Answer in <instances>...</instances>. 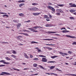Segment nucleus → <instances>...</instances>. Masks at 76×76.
I'll return each instance as SVG.
<instances>
[{
  "label": "nucleus",
  "instance_id": "obj_1",
  "mask_svg": "<svg viewBox=\"0 0 76 76\" xmlns=\"http://www.w3.org/2000/svg\"><path fill=\"white\" fill-rule=\"evenodd\" d=\"M4 75H10V74L7 72H2L1 74H0V75L2 76Z\"/></svg>",
  "mask_w": 76,
  "mask_h": 76
},
{
  "label": "nucleus",
  "instance_id": "obj_2",
  "mask_svg": "<svg viewBox=\"0 0 76 76\" xmlns=\"http://www.w3.org/2000/svg\"><path fill=\"white\" fill-rule=\"evenodd\" d=\"M56 11L57 12H59V13H64V11L61 10V9H58L56 10Z\"/></svg>",
  "mask_w": 76,
  "mask_h": 76
},
{
  "label": "nucleus",
  "instance_id": "obj_3",
  "mask_svg": "<svg viewBox=\"0 0 76 76\" xmlns=\"http://www.w3.org/2000/svg\"><path fill=\"white\" fill-rule=\"evenodd\" d=\"M69 5H71V6H70L71 7H76V5L75 4H72V3H71L69 4Z\"/></svg>",
  "mask_w": 76,
  "mask_h": 76
},
{
  "label": "nucleus",
  "instance_id": "obj_4",
  "mask_svg": "<svg viewBox=\"0 0 76 76\" xmlns=\"http://www.w3.org/2000/svg\"><path fill=\"white\" fill-rule=\"evenodd\" d=\"M67 38H74L76 39V37H75V36H71L69 35H66L65 36Z\"/></svg>",
  "mask_w": 76,
  "mask_h": 76
},
{
  "label": "nucleus",
  "instance_id": "obj_5",
  "mask_svg": "<svg viewBox=\"0 0 76 76\" xmlns=\"http://www.w3.org/2000/svg\"><path fill=\"white\" fill-rule=\"evenodd\" d=\"M60 54L62 55V56H67V54L66 53H63L62 52H59Z\"/></svg>",
  "mask_w": 76,
  "mask_h": 76
},
{
  "label": "nucleus",
  "instance_id": "obj_6",
  "mask_svg": "<svg viewBox=\"0 0 76 76\" xmlns=\"http://www.w3.org/2000/svg\"><path fill=\"white\" fill-rule=\"evenodd\" d=\"M0 62H3V63H4V64H9L10 63L9 62H5V61L4 60L0 61Z\"/></svg>",
  "mask_w": 76,
  "mask_h": 76
},
{
  "label": "nucleus",
  "instance_id": "obj_7",
  "mask_svg": "<svg viewBox=\"0 0 76 76\" xmlns=\"http://www.w3.org/2000/svg\"><path fill=\"white\" fill-rule=\"evenodd\" d=\"M20 26H21V23H18L17 24V29H19V28L20 27Z\"/></svg>",
  "mask_w": 76,
  "mask_h": 76
},
{
  "label": "nucleus",
  "instance_id": "obj_8",
  "mask_svg": "<svg viewBox=\"0 0 76 76\" xmlns=\"http://www.w3.org/2000/svg\"><path fill=\"white\" fill-rule=\"evenodd\" d=\"M42 61L43 62H47V59L45 58H42Z\"/></svg>",
  "mask_w": 76,
  "mask_h": 76
},
{
  "label": "nucleus",
  "instance_id": "obj_9",
  "mask_svg": "<svg viewBox=\"0 0 76 76\" xmlns=\"http://www.w3.org/2000/svg\"><path fill=\"white\" fill-rule=\"evenodd\" d=\"M28 29H30L31 30V31H32V32H38V31H35V30H34V29L31 28H28Z\"/></svg>",
  "mask_w": 76,
  "mask_h": 76
},
{
  "label": "nucleus",
  "instance_id": "obj_10",
  "mask_svg": "<svg viewBox=\"0 0 76 76\" xmlns=\"http://www.w3.org/2000/svg\"><path fill=\"white\" fill-rule=\"evenodd\" d=\"M33 10L34 11H38V10H39V9L36 7H33Z\"/></svg>",
  "mask_w": 76,
  "mask_h": 76
},
{
  "label": "nucleus",
  "instance_id": "obj_11",
  "mask_svg": "<svg viewBox=\"0 0 76 76\" xmlns=\"http://www.w3.org/2000/svg\"><path fill=\"white\" fill-rule=\"evenodd\" d=\"M39 66L40 67V69H43V70H47V69L45 68H44V67H43L41 65H39Z\"/></svg>",
  "mask_w": 76,
  "mask_h": 76
},
{
  "label": "nucleus",
  "instance_id": "obj_12",
  "mask_svg": "<svg viewBox=\"0 0 76 76\" xmlns=\"http://www.w3.org/2000/svg\"><path fill=\"white\" fill-rule=\"evenodd\" d=\"M19 16H21L22 17H24V16H25V15L22 13H21L19 14Z\"/></svg>",
  "mask_w": 76,
  "mask_h": 76
},
{
  "label": "nucleus",
  "instance_id": "obj_13",
  "mask_svg": "<svg viewBox=\"0 0 76 76\" xmlns=\"http://www.w3.org/2000/svg\"><path fill=\"white\" fill-rule=\"evenodd\" d=\"M43 40H44L45 41H52L53 40L52 39H43Z\"/></svg>",
  "mask_w": 76,
  "mask_h": 76
},
{
  "label": "nucleus",
  "instance_id": "obj_14",
  "mask_svg": "<svg viewBox=\"0 0 76 76\" xmlns=\"http://www.w3.org/2000/svg\"><path fill=\"white\" fill-rule=\"evenodd\" d=\"M44 17V18L45 19H50V17H48V16L47 15H45Z\"/></svg>",
  "mask_w": 76,
  "mask_h": 76
},
{
  "label": "nucleus",
  "instance_id": "obj_15",
  "mask_svg": "<svg viewBox=\"0 0 76 76\" xmlns=\"http://www.w3.org/2000/svg\"><path fill=\"white\" fill-rule=\"evenodd\" d=\"M40 13H33V15H34V16H37V15H39Z\"/></svg>",
  "mask_w": 76,
  "mask_h": 76
},
{
  "label": "nucleus",
  "instance_id": "obj_16",
  "mask_svg": "<svg viewBox=\"0 0 76 76\" xmlns=\"http://www.w3.org/2000/svg\"><path fill=\"white\" fill-rule=\"evenodd\" d=\"M11 52H12V53H13L14 54H16L17 53L16 51H15V50H11Z\"/></svg>",
  "mask_w": 76,
  "mask_h": 76
},
{
  "label": "nucleus",
  "instance_id": "obj_17",
  "mask_svg": "<svg viewBox=\"0 0 76 76\" xmlns=\"http://www.w3.org/2000/svg\"><path fill=\"white\" fill-rule=\"evenodd\" d=\"M20 34H23V35H25L26 36H29V35L27 33H19Z\"/></svg>",
  "mask_w": 76,
  "mask_h": 76
},
{
  "label": "nucleus",
  "instance_id": "obj_18",
  "mask_svg": "<svg viewBox=\"0 0 76 76\" xmlns=\"http://www.w3.org/2000/svg\"><path fill=\"white\" fill-rule=\"evenodd\" d=\"M24 56H25V58H29V57L28 56L27 54H26V53H24Z\"/></svg>",
  "mask_w": 76,
  "mask_h": 76
},
{
  "label": "nucleus",
  "instance_id": "obj_19",
  "mask_svg": "<svg viewBox=\"0 0 76 76\" xmlns=\"http://www.w3.org/2000/svg\"><path fill=\"white\" fill-rule=\"evenodd\" d=\"M42 28V27H40V26H35L33 27V28Z\"/></svg>",
  "mask_w": 76,
  "mask_h": 76
},
{
  "label": "nucleus",
  "instance_id": "obj_20",
  "mask_svg": "<svg viewBox=\"0 0 76 76\" xmlns=\"http://www.w3.org/2000/svg\"><path fill=\"white\" fill-rule=\"evenodd\" d=\"M66 32H70V31H66V30L62 31V32H63V33H66Z\"/></svg>",
  "mask_w": 76,
  "mask_h": 76
},
{
  "label": "nucleus",
  "instance_id": "obj_21",
  "mask_svg": "<svg viewBox=\"0 0 76 76\" xmlns=\"http://www.w3.org/2000/svg\"><path fill=\"white\" fill-rule=\"evenodd\" d=\"M69 12H71V13H73L74 12H76V10H69Z\"/></svg>",
  "mask_w": 76,
  "mask_h": 76
},
{
  "label": "nucleus",
  "instance_id": "obj_22",
  "mask_svg": "<svg viewBox=\"0 0 76 76\" xmlns=\"http://www.w3.org/2000/svg\"><path fill=\"white\" fill-rule=\"evenodd\" d=\"M38 44V42H36L32 41L31 42V44Z\"/></svg>",
  "mask_w": 76,
  "mask_h": 76
},
{
  "label": "nucleus",
  "instance_id": "obj_23",
  "mask_svg": "<svg viewBox=\"0 0 76 76\" xmlns=\"http://www.w3.org/2000/svg\"><path fill=\"white\" fill-rule=\"evenodd\" d=\"M45 26L46 27H49L50 26H51V24H47L45 25Z\"/></svg>",
  "mask_w": 76,
  "mask_h": 76
},
{
  "label": "nucleus",
  "instance_id": "obj_24",
  "mask_svg": "<svg viewBox=\"0 0 76 76\" xmlns=\"http://www.w3.org/2000/svg\"><path fill=\"white\" fill-rule=\"evenodd\" d=\"M57 6H59V7H63V6H64V5L63 4H57Z\"/></svg>",
  "mask_w": 76,
  "mask_h": 76
},
{
  "label": "nucleus",
  "instance_id": "obj_25",
  "mask_svg": "<svg viewBox=\"0 0 76 76\" xmlns=\"http://www.w3.org/2000/svg\"><path fill=\"white\" fill-rule=\"evenodd\" d=\"M5 58L7 60H11V59L10 58H9L8 57H6Z\"/></svg>",
  "mask_w": 76,
  "mask_h": 76
},
{
  "label": "nucleus",
  "instance_id": "obj_26",
  "mask_svg": "<svg viewBox=\"0 0 76 76\" xmlns=\"http://www.w3.org/2000/svg\"><path fill=\"white\" fill-rule=\"evenodd\" d=\"M49 33H50L51 34H55V33H57L56 31H54V32H52V31H49L48 32Z\"/></svg>",
  "mask_w": 76,
  "mask_h": 76
},
{
  "label": "nucleus",
  "instance_id": "obj_27",
  "mask_svg": "<svg viewBox=\"0 0 76 76\" xmlns=\"http://www.w3.org/2000/svg\"><path fill=\"white\" fill-rule=\"evenodd\" d=\"M56 57H58V56H51V58H53V59L55 58H56Z\"/></svg>",
  "mask_w": 76,
  "mask_h": 76
},
{
  "label": "nucleus",
  "instance_id": "obj_28",
  "mask_svg": "<svg viewBox=\"0 0 76 76\" xmlns=\"http://www.w3.org/2000/svg\"><path fill=\"white\" fill-rule=\"evenodd\" d=\"M65 75H69L71 76H76V75L75 74H65Z\"/></svg>",
  "mask_w": 76,
  "mask_h": 76
},
{
  "label": "nucleus",
  "instance_id": "obj_29",
  "mask_svg": "<svg viewBox=\"0 0 76 76\" xmlns=\"http://www.w3.org/2000/svg\"><path fill=\"white\" fill-rule=\"evenodd\" d=\"M37 66H38V65L37 64H33V66L34 67H37Z\"/></svg>",
  "mask_w": 76,
  "mask_h": 76
},
{
  "label": "nucleus",
  "instance_id": "obj_30",
  "mask_svg": "<svg viewBox=\"0 0 76 76\" xmlns=\"http://www.w3.org/2000/svg\"><path fill=\"white\" fill-rule=\"evenodd\" d=\"M28 10H30V11H33V7L32 8H29L28 9Z\"/></svg>",
  "mask_w": 76,
  "mask_h": 76
},
{
  "label": "nucleus",
  "instance_id": "obj_31",
  "mask_svg": "<svg viewBox=\"0 0 76 76\" xmlns=\"http://www.w3.org/2000/svg\"><path fill=\"white\" fill-rule=\"evenodd\" d=\"M32 5L34 6H37V5H38V4L37 3H33L32 4Z\"/></svg>",
  "mask_w": 76,
  "mask_h": 76
},
{
  "label": "nucleus",
  "instance_id": "obj_32",
  "mask_svg": "<svg viewBox=\"0 0 76 76\" xmlns=\"http://www.w3.org/2000/svg\"><path fill=\"white\" fill-rule=\"evenodd\" d=\"M22 38V37L19 36L17 37V38L18 39H20V38Z\"/></svg>",
  "mask_w": 76,
  "mask_h": 76
},
{
  "label": "nucleus",
  "instance_id": "obj_33",
  "mask_svg": "<svg viewBox=\"0 0 76 76\" xmlns=\"http://www.w3.org/2000/svg\"><path fill=\"white\" fill-rule=\"evenodd\" d=\"M23 5H25V4H24V3L21 4L19 5V7H22V6H23Z\"/></svg>",
  "mask_w": 76,
  "mask_h": 76
},
{
  "label": "nucleus",
  "instance_id": "obj_34",
  "mask_svg": "<svg viewBox=\"0 0 76 76\" xmlns=\"http://www.w3.org/2000/svg\"><path fill=\"white\" fill-rule=\"evenodd\" d=\"M47 7L48 8V9H50L51 10L52 8H53L51 6H48Z\"/></svg>",
  "mask_w": 76,
  "mask_h": 76
},
{
  "label": "nucleus",
  "instance_id": "obj_35",
  "mask_svg": "<svg viewBox=\"0 0 76 76\" xmlns=\"http://www.w3.org/2000/svg\"><path fill=\"white\" fill-rule=\"evenodd\" d=\"M11 57H13V58H16V56H15V55H12L11 56Z\"/></svg>",
  "mask_w": 76,
  "mask_h": 76
},
{
  "label": "nucleus",
  "instance_id": "obj_36",
  "mask_svg": "<svg viewBox=\"0 0 76 76\" xmlns=\"http://www.w3.org/2000/svg\"><path fill=\"white\" fill-rule=\"evenodd\" d=\"M13 22L15 23H18V21H17V20H13Z\"/></svg>",
  "mask_w": 76,
  "mask_h": 76
},
{
  "label": "nucleus",
  "instance_id": "obj_37",
  "mask_svg": "<svg viewBox=\"0 0 76 76\" xmlns=\"http://www.w3.org/2000/svg\"><path fill=\"white\" fill-rule=\"evenodd\" d=\"M55 66H51L50 67V69H54V68H55Z\"/></svg>",
  "mask_w": 76,
  "mask_h": 76
},
{
  "label": "nucleus",
  "instance_id": "obj_38",
  "mask_svg": "<svg viewBox=\"0 0 76 76\" xmlns=\"http://www.w3.org/2000/svg\"><path fill=\"white\" fill-rule=\"evenodd\" d=\"M56 15H57V16H59V15H61V14L59 13H56Z\"/></svg>",
  "mask_w": 76,
  "mask_h": 76
},
{
  "label": "nucleus",
  "instance_id": "obj_39",
  "mask_svg": "<svg viewBox=\"0 0 76 76\" xmlns=\"http://www.w3.org/2000/svg\"><path fill=\"white\" fill-rule=\"evenodd\" d=\"M39 57H46V56H45L42 55H39Z\"/></svg>",
  "mask_w": 76,
  "mask_h": 76
},
{
  "label": "nucleus",
  "instance_id": "obj_40",
  "mask_svg": "<svg viewBox=\"0 0 76 76\" xmlns=\"http://www.w3.org/2000/svg\"><path fill=\"white\" fill-rule=\"evenodd\" d=\"M73 43L72 44V45H76V42H73Z\"/></svg>",
  "mask_w": 76,
  "mask_h": 76
},
{
  "label": "nucleus",
  "instance_id": "obj_41",
  "mask_svg": "<svg viewBox=\"0 0 76 76\" xmlns=\"http://www.w3.org/2000/svg\"><path fill=\"white\" fill-rule=\"evenodd\" d=\"M51 10H52V12H55V9H54V8L53 7L52 8V9H51Z\"/></svg>",
  "mask_w": 76,
  "mask_h": 76
},
{
  "label": "nucleus",
  "instance_id": "obj_42",
  "mask_svg": "<svg viewBox=\"0 0 76 76\" xmlns=\"http://www.w3.org/2000/svg\"><path fill=\"white\" fill-rule=\"evenodd\" d=\"M36 48L37 50H38V52H41V50L40 49H38V48Z\"/></svg>",
  "mask_w": 76,
  "mask_h": 76
},
{
  "label": "nucleus",
  "instance_id": "obj_43",
  "mask_svg": "<svg viewBox=\"0 0 76 76\" xmlns=\"http://www.w3.org/2000/svg\"><path fill=\"white\" fill-rule=\"evenodd\" d=\"M48 63H56V61H48Z\"/></svg>",
  "mask_w": 76,
  "mask_h": 76
},
{
  "label": "nucleus",
  "instance_id": "obj_44",
  "mask_svg": "<svg viewBox=\"0 0 76 76\" xmlns=\"http://www.w3.org/2000/svg\"><path fill=\"white\" fill-rule=\"evenodd\" d=\"M34 60H35L36 61L37 60H38L39 59L38 58H35Z\"/></svg>",
  "mask_w": 76,
  "mask_h": 76
},
{
  "label": "nucleus",
  "instance_id": "obj_45",
  "mask_svg": "<svg viewBox=\"0 0 76 76\" xmlns=\"http://www.w3.org/2000/svg\"><path fill=\"white\" fill-rule=\"evenodd\" d=\"M9 44V43L7 42H1V44Z\"/></svg>",
  "mask_w": 76,
  "mask_h": 76
},
{
  "label": "nucleus",
  "instance_id": "obj_46",
  "mask_svg": "<svg viewBox=\"0 0 76 76\" xmlns=\"http://www.w3.org/2000/svg\"><path fill=\"white\" fill-rule=\"evenodd\" d=\"M70 19H75V18H73V17H69Z\"/></svg>",
  "mask_w": 76,
  "mask_h": 76
},
{
  "label": "nucleus",
  "instance_id": "obj_47",
  "mask_svg": "<svg viewBox=\"0 0 76 76\" xmlns=\"http://www.w3.org/2000/svg\"><path fill=\"white\" fill-rule=\"evenodd\" d=\"M12 69H13L15 70H18V71H19V69H16L15 68H13Z\"/></svg>",
  "mask_w": 76,
  "mask_h": 76
},
{
  "label": "nucleus",
  "instance_id": "obj_48",
  "mask_svg": "<svg viewBox=\"0 0 76 76\" xmlns=\"http://www.w3.org/2000/svg\"><path fill=\"white\" fill-rule=\"evenodd\" d=\"M0 14H2V15H4V14H6L7 13L4 12H1L0 13Z\"/></svg>",
  "mask_w": 76,
  "mask_h": 76
},
{
  "label": "nucleus",
  "instance_id": "obj_49",
  "mask_svg": "<svg viewBox=\"0 0 76 76\" xmlns=\"http://www.w3.org/2000/svg\"><path fill=\"white\" fill-rule=\"evenodd\" d=\"M46 45H54L46 44Z\"/></svg>",
  "mask_w": 76,
  "mask_h": 76
},
{
  "label": "nucleus",
  "instance_id": "obj_50",
  "mask_svg": "<svg viewBox=\"0 0 76 76\" xmlns=\"http://www.w3.org/2000/svg\"><path fill=\"white\" fill-rule=\"evenodd\" d=\"M62 29H65V30H66V28L65 27H63L61 29V30H62Z\"/></svg>",
  "mask_w": 76,
  "mask_h": 76
},
{
  "label": "nucleus",
  "instance_id": "obj_51",
  "mask_svg": "<svg viewBox=\"0 0 76 76\" xmlns=\"http://www.w3.org/2000/svg\"><path fill=\"white\" fill-rule=\"evenodd\" d=\"M4 66H5V65H4L2 64L1 65H0V67H4Z\"/></svg>",
  "mask_w": 76,
  "mask_h": 76
},
{
  "label": "nucleus",
  "instance_id": "obj_52",
  "mask_svg": "<svg viewBox=\"0 0 76 76\" xmlns=\"http://www.w3.org/2000/svg\"><path fill=\"white\" fill-rule=\"evenodd\" d=\"M31 20H29L27 21H24V22H31Z\"/></svg>",
  "mask_w": 76,
  "mask_h": 76
},
{
  "label": "nucleus",
  "instance_id": "obj_53",
  "mask_svg": "<svg viewBox=\"0 0 76 76\" xmlns=\"http://www.w3.org/2000/svg\"><path fill=\"white\" fill-rule=\"evenodd\" d=\"M68 53L69 54H72V52L70 51H68Z\"/></svg>",
  "mask_w": 76,
  "mask_h": 76
},
{
  "label": "nucleus",
  "instance_id": "obj_54",
  "mask_svg": "<svg viewBox=\"0 0 76 76\" xmlns=\"http://www.w3.org/2000/svg\"><path fill=\"white\" fill-rule=\"evenodd\" d=\"M47 48L49 50H52V48Z\"/></svg>",
  "mask_w": 76,
  "mask_h": 76
},
{
  "label": "nucleus",
  "instance_id": "obj_55",
  "mask_svg": "<svg viewBox=\"0 0 76 76\" xmlns=\"http://www.w3.org/2000/svg\"><path fill=\"white\" fill-rule=\"evenodd\" d=\"M48 5H52V4L50 2H49L48 3Z\"/></svg>",
  "mask_w": 76,
  "mask_h": 76
},
{
  "label": "nucleus",
  "instance_id": "obj_56",
  "mask_svg": "<svg viewBox=\"0 0 76 76\" xmlns=\"http://www.w3.org/2000/svg\"><path fill=\"white\" fill-rule=\"evenodd\" d=\"M53 75H55V76H57V74H55V73H53Z\"/></svg>",
  "mask_w": 76,
  "mask_h": 76
},
{
  "label": "nucleus",
  "instance_id": "obj_57",
  "mask_svg": "<svg viewBox=\"0 0 76 76\" xmlns=\"http://www.w3.org/2000/svg\"><path fill=\"white\" fill-rule=\"evenodd\" d=\"M30 58H32L33 57V56L32 55H31L30 56Z\"/></svg>",
  "mask_w": 76,
  "mask_h": 76
},
{
  "label": "nucleus",
  "instance_id": "obj_58",
  "mask_svg": "<svg viewBox=\"0 0 76 76\" xmlns=\"http://www.w3.org/2000/svg\"><path fill=\"white\" fill-rule=\"evenodd\" d=\"M55 7H56V8H57V9H58V8H59V7L58 6H55Z\"/></svg>",
  "mask_w": 76,
  "mask_h": 76
},
{
  "label": "nucleus",
  "instance_id": "obj_59",
  "mask_svg": "<svg viewBox=\"0 0 76 76\" xmlns=\"http://www.w3.org/2000/svg\"><path fill=\"white\" fill-rule=\"evenodd\" d=\"M49 18H52V16L50 15H49Z\"/></svg>",
  "mask_w": 76,
  "mask_h": 76
},
{
  "label": "nucleus",
  "instance_id": "obj_60",
  "mask_svg": "<svg viewBox=\"0 0 76 76\" xmlns=\"http://www.w3.org/2000/svg\"><path fill=\"white\" fill-rule=\"evenodd\" d=\"M46 20H47V21H50V20L48 19H46Z\"/></svg>",
  "mask_w": 76,
  "mask_h": 76
},
{
  "label": "nucleus",
  "instance_id": "obj_61",
  "mask_svg": "<svg viewBox=\"0 0 76 76\" xmlns=\"http://www.w3.org/2000/svg\"><path fill=\"white\" fill-rule=\"evenodd\" d=\"M5 16H6L7 18H9V16L7 15H5Z\"/></svg>",
  "mask_w": 76,
  "mask_h": 76
},
{
  "label": "nucleus",
  "instance_id": "obj_62",
  "mask_svg": "<svg viewBox=\"0 0 76 76\" xmlns=\"http://www.w3.org/2000/svg\"><path fill=\"white\" fill-rule=\"evenodd\" d=\"M26 31L27 32H29L30 31L28 30H26Z\"/></svg>",
  "mask_w": 76,
  "mask_h": 76
},
{
  "label": "nucleus",
  "instance_id": "obj_63",
  "mask_svg": "<svg viewBox=\"0 0 76 76\" xmlns=\"http://www.w3.org/2000/svg\"><path fill=\"white\" fill-rule=\"evenodd\" d=\"M7 53L8 54H10V53L9 52V51L7 52Z\"/></svg>",
  "mask_w": 76,
  "mask_h": 76
},
{
  "label": "nucleus",
  "instance_id": "obj_64",
  "mask_svg": "<svg viewBox=\"0 0 76 76\" xmlns=\"http://www.w3.org/2000/svg\"><path fill=\"white\" fill-rule=\"evenodd\" d=\"M73 14L74 15H76V12L75 13H73Z\"/></svg>",
  "mask_w": 76,
  "mask_h": 76
}]
</instances>
